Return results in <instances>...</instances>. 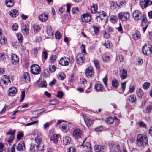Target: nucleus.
<instances>
[{
	"mask_svg": "<svg viewBox=\"0 0 152 152\" xmlns=\"http://www.w3.org/2000/svg\"><path fill=\"white\" fill-rule=\"evenodd\" d=\"M81 19L83 22H88L91 21V18L89 14L86 13L83 14L81 16Z\"/></svg>",
	"mask_w": 152,
	"mask_h": 152,
	"instance_id": "nucleus-10",
	"label": "nucleus"
},
{
	"mask_svg": "<svg viewBox=\"0 0 152 152\" xmlns=\"http://www.w3.org/2000/svg\"><path fill=\"white\" fill-rule=\"evenodd\" d=\"M39 145H36L33 143L30 144V150L32 152H37L38 151H40Z\"/></svg>",
	"mask_w": 152,
	"mask_h": 152,
	"instance_id": "nucleus-14",
	"label": "nucleus"
},
{
	"mask_svg": "<svg viewBox=\"0 0 152 152\" xmlns=\"http://www.w3.org/2000/svg\"><path fill=\"white\" fill-rule=\"evenodd\" d=\"M121 75L120 77L122 79H126L127 76V70L124 69H122L121 71Z\"/></svg>",
	"mask_w": 152,
	"mask_h": 152,
	"instance_id": "nucleus-20",
	"label": "nucleus"
},
{
	"mask_svg": "<svg viewBox=\"0 0 152 152\" xmlns=\"http://www.w3.org/2000/svg\"><path fill=\"white\" fill-rule=\"evenodd\" d=\"M41 84V87H45L46 88L47 86V83L46 81H44L42 83H40Z\"/></svg>",
	"mask_w": 152,
	"mask_h": 152,
	"instance_id": "nucleus-61",
	"label": "nucleus"
},
{
	"mask_svg": "<svg viewBox=\"0 0 152 152\" xmlns=\"http://www.w3.org/2000/svg\"><path fill=\"white\" fill-rule=\"evenodd\" d=\"M116 59L117 60L119 61L120 62H122L123 61V57L121 55H118L116 57Z\"/></svg>",
	"mask_w": 152,
	"mask_h": 152,
	"instance_id": "nucleus-49",
	"label": "nucleus"
},
{
	"mask_svg": "<svg viewBox=\"0 0 152 152\" xmlns=\"http://www.w3.org/2000/svg\"><path fill=\"white\" fill-rule=\"evenodd\" d=\"M152 111V106L151 105H148L146 109V112L148 114H150Z\"/></svg>",
	"mask_w": 152,
	"mask_h": 152,
	"instance_id": "nucleus-41",
	"label": "nucleus"
},
{
	"mask_svg": "<svg viewBox=\"0 0 152 152\" xmlns=\"http://www.w3.org/2000/svg\"><path fill=\"white\" fill-rule=\"evenodd\" d=\"M12 61L13 64L16 65L19 61L18 56L15 54H13L11 56Z\"/></svg>",
	"mask_w": 152,
	"mask_h": 152,
	"instance_id": "nucleus-16",
	"label": "nucleus"
},
{
	"mask_svg": "<svg viewBox=\"0 0 152 152\" xmlns=\"http://www.w3.org/2000/svg\"><path fill=\"white\" fill-rule=\"evenodd\" d=\"M29 26L28 25H23V32L24 34L27 35L29 33Z\"/></svg>",
	"mask_w": 152,
	"mask_h": 152,
	"instance_id": "nucleus-24",
	"label": "nucleus"
},
{
	"mask_svg": "<svg viewBox=\"0 0 152 152\" xmlns=\"http://www.w3.org/2000/svg\"><path fill=\"white\" fill-rule=\"evenodd\" d=\"M94 69L91 67H88L86 69L85 74L88 78H93L94 77Z\"/></svg>",
	"mask_w": 152,
	"mask_h": 152,
	"instance_id": "nucleus-5",
	"label": "nucleus"
},
{
	"mask_svg": "<svg viewBox=\"0 0 152 152\" xmlns=\"http://www.w3.org/2000/svg\"><path fill=\"white\" fill-rule=\"evenodd\" d=\"M17 37L19 42H21L23 40V37L22 34L20 33H19L17 34Z\"/></svg>",
	"mask_w": 152,
	"mask_h": 152,
	"instance_id": "nucleus-38",
	"label": "nucleus"
},
{
	"mask_svg": "<svg viewBox=\"0 0 152 152\" xmlns=\"http://www.w3.org/2000/svg\"><path fill=\"white\" fill-rule=\"evenodd\" d=\"M35 140L36 142L38 144V145L39 146L42 141L40 137H37L35 138Z\"/></svg>",
	"mask_w": 152,
	"mask_h": 152,
	"instance_id": "nucleus-46",
	"label": "nucleus"
},
{
	"mask_svg": "<svg viewBox=\"0 0 152 152\" xmlns=\"http://www.w3.org/2000/svg\"><path fill=\"white\" fill-rule=\"evenodd\" d=\"M84 120L86 124L88 127L90 126L93 123V121L89 118H84Z\"/></svg>",
	"mask_w": 152,
	"mask_h": 152,
	"instance_id": "nucleus-25",
	"label": "nucleus"
},
{
	"mask_svg": "<svg viewBox=\"0 0 152 152\" xmlns=\"http://www.w3.org/2000/svg\"><path fill=\"white\" fill-rule=\"evenodd\" d=\"M10 15L11 16L15 17L18 15V12L16 10H12L10 12Z\"/></svg>",
	"mask_w": 152,
	"mask_h": 152,
	"instance_id": "nucleus-29",
	"label": "nucleus"
},
{
	"mask_svg": "<svg viewBox=\"0 0 152 152\" xmlns=\"http://www.w3.org/2000/svg\"><path fill=\"white\" fill-rule=\"evenodd\" d=\"M111 85L113 88H117L119 85L118 81L116 79H114L112 80L111 82Z\"/></svg>",
	"mask_w": 152,
	"mask_h": 152,
	"instance_id": "nucleus-31",
	"label": "nucleus"
},
{
	"mask_svg": "<svg viewBox=\"0 0 152 152\" xmlns=\"http://www.w3.org/2000/svg\"><path fill=\"white\" fill-rule=\"evenodd\" d=\"M43 75L45 77H48L50 75V73L47 69H45L44 70V72Z\"/></svg>",
	"mask_w": 152,
	"mask_h": 152,
	"instance_id": "nucleus-51",
	"label": "nucleus"
},
{
	"mask_svg": "<svg viewBox=\"0 0 152 152\" xmlns=\"http://www.w3.org/2000/svg\"><path fill=\"white\" fill-rule=\"evenodd\" d=\"M142 14L140 11L136 10L133 13V16L134 18L137 20H140L141 18Z\"/></svg>",
	"mask_w": 152,
	"mask_h": 152,
	"instance_id": "nucleus-12",
	"label": "nucleus"
},
{
	"mask_svg": "<svg viewBox=\"0 0 152 152\" xmlns=\"http://www.w3.org/2000/svg\"><path fill=\"white\" fill-rule=\"evenodd\" d=\"M139 126L140 127L146 128V127L145 124L142 121L139 122L138 123Z\"/></svg>",
	"mask_w": 152,
	"mask_h": 152,
	"instance_id": "nucleus-56",
	"label": "nucleus"
},
{
	"mask_svg": "<svg viewBox=\"0 0 152 152\" xmlns=\"http://www.w3.org/2000/svg\"><path fill=\"white\" fill-rule=\"evenodd\" d=\"M150 83L148 82H146L143 84V88L145 90L147 89L150 87Z\"/></svg>",
	"mask_w": 152,
	"mask_h": 152,
	"instance_id": "nucleus-44",
	"label": "nucleus"
},
{
	"mask_svg": "<svg viewBox=\"0 0 152 152\" xmlns=\"http://www.w3.org/2000/svg\"><path fill=\"white\" fill-rule=\"evenodd\" d=\"M31 71L34 74L37 75L39 73L40 68L37 64L33 65L31 67Z\"/></svg>",
	"mask_w": 152,
	"mask_h": 152,
	"instance_id": "nucleus-6",
	"label": "nucleus"
},
{
	"mask_svg": "<svg viewBox=\"0 0 152 152\" xmlns=\"http://www.w3.org/2000/svg\"><path fill=\"white\" fill-rule=\"evenodd\" d=\"M136 96L134 94L130 95L129 97V100L132 103H134L136 101Z\"/></svg>",
	"mask_w": 152,
	"mask_h": 152,
	"instance_id": "nucleus-32",
	"label": "nucleus"
},
{
	"mask_svg": "<svg viewBox=\"0 0 152 152\" xmlns=\"http://www.w3.org/2000/svg\"><path fill=\"white\" fill-rule=\"evenodd\" d=\"M103 37L106 39H108L110 37V34L105 31L103 34Z\"/></svg>",
	"mask_w": 152,
	"mask_h": 152,
	"instance_id": "nucleus-64",
	"label": "nucleus"
},
{
	"mask_svg": "<svg viewBox=\"0 0 152 152\" xmlns=\"http://www.w3.org/2000/svg\"><path fill=\"white\" fill-rule=\"evenodd\" d=\"M12 27L13 30L14 31H16L17 30L18 27V25L16 23L12 25Z\"/></svg>",
	"mask_w": 152,
	"mask_h": 152,
	"instance_id": "nucleus-59",
	"label": "nucleus"
},
{
	"mask_svg": "<svg viewBox=\"0 0 152 152\" xmlns=\"http://www.w3.org/2000/svg\"><path fill=\"white\" fill-rule=\"evenodd\" d=\"M85 60V58L83 53L78 54L76 56V61L78 64L83 63Z\"/></svg>",
	"mask_w": 152,
	"mask_h": 152,
	"instance_id": "nucleus-13",
	"label": "nucleus"
},
{
	"mask_svg": "<svg viewBox=\"0 0 152 152\" xmlns=\"http://www.w3.org/2000/svg\"><path fill=\"white\" fill-rule=\"evenodd\" d=\"M65 75L63 73H61L58 76L59 79H60L61 80H63L65 77Z\"/></svg>",
	"mask_w": 152,
	"mask_h": 152,
	"instance_id": "nucleus-53",
	"label": "nucleus"
},
{
	"mask_svg": "<svg viewBox=\"0 0 152 152\" xmlns=\"http://www.w3.org/2000/svg\"><path fill=\"white\" fill-rule=\"evenodd\" d=\"M110 20L112 23H114L117 22L118 20V18L116 15H112L111 16L110 18Z\"/></svg>",
	"mask_w": 152,
	"mask_h": 152,
	"instance_id": "nucleus-36",
	"label": "nucleus"
},
{
	"mask_svg": "<svg viewBox=\"0 0 152 152\" xmlns=\"http://www.w3.org/2000/svg\"><path fill=\"white\" fill-rule=\"evenodd\" d=\"M79 8L77 7H73L72 10V12L73 13H77L78 12Z\"/></svg>",
	"mask_w": 152,
	"mask_h": 152,
	"instance_id": "nucleus-63",
	"label": "nucleus"
},
{
	"mask_svg": "<svg viewBox=\"0 0 152 152\" xmlns=\"http://www.w3.org/2000/svg\"><path fill=\"white\" fill-rule=\"evenodd\" d=\"M22 79L25 80L26 82H29L30 79L29 73L28 72H24L22 77Z\"/></svg>",
	"mask_w": 152,
	"mask_h": 152,
	"instance_id": "nucleus-19",
	"label": "nucleus"
},
{
	"mask_svg": "<svg viewBox=\"0 0 152 152\" xmlns=\"http://www.w3.org/2000/svg\"><path fill=\"white\" fill-rule=\"evenodd\" d=\"M49 69L51 72H54L56 70V67L55 66L53 65L51 67L50 66L49 67Z\"/></svg>",
	"mask_w": 152,
	"mask_h": 152,
	"instance_id": "nucleus-54",
	"label": "nucleus"
},
{
	"mask_svg": "<svg viewBox=\"0 0 152 152\" xmlns=\"http://www.w3.org/2000/svg\"><path fill=\"white\" fill-rule=\"evenodd\" d=\"M71 139L70 137L68 136H66L63 138V142L65 145H69L71 142Z\"/></svg>",
	"mask_w": 152,
	"mask_h": 152,
	"instance_id": "nucleus-21",
	"label": "nucleus"
},
{
	"mask_svg": "<svg viewBox=\"0 0 152 152\" xmlns=\"http://www.w3.org/2000/svg\"><path fill=\"white\" fill-rule=\"evenodd\" d=\"M15 133V130L12 129L9 130L7 132V135H10L9 138L7 140L8 144L9 146H11V144L12 143V141L14 138V134Z\"/></svg>",
	"mask_w": 152,
	"mask_h": 152,
	"instance_id": "nucleus-4",
	"label": "nucleus"
},
{
	"mask_svg": "<svg viewBox=\"0 0 152 152\" xmlns=\"http://www.w3.org/2000/svg\"><path fill=\"white\" fill-rule=\"evenodd\" d=\"M103 61L104 62H107L109 61L110 60V56H105L102 58Z\"/></svg>",
	"mask_w": 152,
	"mask_h": 152,
	"instance_id": "nucleus-48",
	"label": "nucleus"
},
{
	"mask_svg": "<svg viewBox=\"0 0 152 152\" xmlns=\"http://www.w3.org/2000/svg\"><path fill=\"white\" fill-rule=\"evenodd\" d=\"M33 29L34 31L38 32L40 29V28L39 25L35 24L34 25Z\"/></svg>",
	"mask_w": 152,
	"mask_h": 152,
	"instance_id": "nucleus-45",
	"label": "nucleus"
},
{
	"mask_svg": "<svg viewBox=\"0 0 152 152\" xmlns=\"http://www.w3.org/2000/svg\"><path fill=\"white\" fill-rule=\"evenodd\" d=\"M137 142L139 146L146 145L148 144L147 137L144 135L139 134L137 137Z\"/></svg>",
	"mask_w": 152,
	"mask_h": 152,
	"instance_id": "nucleus-1",
	"label": "nucleus"
},
{
	"mask_svg": "<svg viewBox=\"0 0 152 152\" xmlns=\"http://www.w3.org/2000/svg\"><path fill=\"white\" fill-rule=\"evenodd\" d=\"M94 88L96 91L98 92L102 91L103 89V87L102 85L98 84L95 85Z\"/></svg>",
	"mask_w": 152,
	"mask_h": 152,
	"instance_id": "nucleus-26",
	"label": "nucleus"
},
{
	"mask_svg": "<svg viewBox=\"0 0 152 152\" xmlns=\"http://www.w3.org/2000/svg\"><path fill=\"white\" fill-rule=\"evenodd\" d=\"M141 25L142 26H144L145 25L148 24V20L145 14H142L141 15Z\"/></svg>",
	"mask_w": 152,
	"mask_h": 152,
	"instance_id": "nucleus-17",
	"label": "nucleus"
},
{
	"mask_svg": "<svg viewBox=\"0 0 152 152\" xmlns=\"http://www.w3.org/2000/svg\"><path fill=\"white\" fill-rule=\"evenodd\" d=\"M50 104L52 105H55L58 104V100L53 99L52 100H50L49 102Z\"/></svg>",
	"mask_w": 152,
	"mask_h": 152,
	"instance_id": "nucleus-42",
	"label": "nucleus"
},
{
	"mask_svg": "<svg viewBox=\"0 0 152 152\" xmlns=\"http://www.w3.org/2000/svg\"><path fill=\"white\" fill-rule=\"evenodd\" d=\"M75 148L73 147H70L67 149L68 152H75Z\"/></svg>",
	"mask_w": 152,
	"mask_h": 152,
	"instance_id": "nucleus-60",
	"label": "nucleus"
},
{
	"mask_svg": "<svg viewBox=\"0 0 152 152\" xmlns=\"http://www.w3.org/2000/svg\"><path fill=\"white\" fill-rule=\"evenodd\" d=\"M126 83V82H125L121 83V88L123 92H124L125 90Z\"/></svg>",
	"mask_w": 152,
	"mask_h": 152,
	"instance_id": "nucleus-58",
	"label": "nucleus"
},
{
	"mask_svg": "<svg viewBox=\"0 0 152 152\" xmlns=\"http://www.w3.org/2000/svg\"><path fill=\"white\" fill-rule=\"evenodd\" d=\"M97 10V6L96 4L94 5L91 9V12L92 13H95Z\"/></svg>",
	"mask_w": 152,
	"mask_h": 152,
	"instance_id": "nucleus-35",
	"label": "nucleus"
},
{
	"mask_svg": "<svg viewBox=\"0 0 152 152\" xmlns=\"http://www.w3.org/2000/svg\"><path fill=\"white\" fill-rule=\"evenodd\" d=\"M5 4L7 7H11L14 5V0H6Z\"/></svg>",
	"mask_w": 152,
	"mask_h": 152,
	"instance_id": "nucleus-22",
	"label": "nucleus"
},
{
	"mask_svg": "<svg viewBox=\"0 0 152 152\" xmlns=\"http://www.w3.org/2000/svg\"><path fill=\"white\" fill-rule=\"evenodd\" d=\"M46 31L49 36L53 35V34L54 31L50 26H48L47 27Z\"/></svg>",
	"mask_w": 152,
	"mask_h": 152,
	"instance_id": "nucleus-23",
	"label": "nucleus"
},
{
	"mask_svg": "<svg viewBox=\"0 0 152 152\" xmlns=\"http://www.w3.org/2000/svg\"><path fill=\"white\" fill-rule=\"evenodd\" d=\"M126 2L124 0H122L119 2L118 7H123L126 5Z\"/></svg>",
	"mask_w": 152,
	"mask_h": 152,
	"instance_id": "nucleus-40",
	"label": "nucleus"
},
{
	"mask_svg": "<svg viewBox=\"0 0 152 152\" xmlns=\"http://www.w3.org/2000/svg\"><path fill=\"white\" fill-rule=\"evenodd\" d=\"M39 20L42 22H45L48 19V15L46 13L41 14L39 17Z\"/></svg>",
	"mask_w": 152,
	"mask_h": 152,
	"instance_id": "nucleus-18",
	"label": "nucleus"
},
{
	"mask_svg": "<svg viewBox=\"0 0 152 152\" xmlns=\"http://www.w3.org/2000/svg\"><path fill=\"white\" fill-rule=\"evenodd\" d=\"M114 122V120L112 117H109L106 120V123L108 124H112Z\"/></svg>",
	"mask_w": 152,
	"mask_h": 152,
	"instance_id": "nucleus-39",
	"label": "nucleus"
},
{
	"mask_svg": "<svg viewBox=\"0 0 152 152\" xmlns=\"http://www.w3.org/2000/svg\"><path fill=\"white\" fill-rule=\"evenodd\" d=\"M95 66L97 69H99V68L100 65L99 64V61L97 59L95 60L94 62Z\"/></svg>",
	"mask_w": 152,
	"mask_h": 152,
	"instance_id": "nucleus-43",
	"label": "nucleus"
},
{
	"mask_svg": "<svg viewBox=\"0 0 152 152\" xmlns=\"http://www.w3.org/2000/svg\"><path fill=\"white\" fill-rule=\"evenodd\" d=\"M117 7V4L116 2L111 1L110 2V7L111 9L114 10Z\"/></svg>",
	"mask_w": 152,
	"mask_h": 152,
	"instance_id": "nucleus-34",
	"label": "nucleus"
},
{
	"mask_svg": "<svg viewBox=\"0 0 152 152\" xmlns=\"http://www.w3.org/2000/svg\"><path fill=\"white\" fill-rule=\"evenodd\" d=\"M58 140V137L56 134H54L50 138V140L53 141V142L56 143Z\"/></svg>",
	"mask_w": 152,
	"mask_h": 152,
	"instance_id": "nucleus-30",
	"label": "nucleus"
},
{
	"mask_svg": "<svg viewBox=\"0 0 152 152\" xmlns=\"http://www.w3.org/2000/svg\"><path fill=\"white\" fill-rule=\"evenodd\" d=\"M136 92L137 96L139 98L141 97L144 94L143 91L140 88L137 89Z\"/></svg>",
	"mask_w": 152,
	"mask_h": 152,
	"instance_id": "nucleus-33",
	"label": "nucleus"
},
{
	"mask_svg": "<svg viewBox=\"0 0 152 152\" xmlns=\"http://www.w3.org/2000/svg\"><path fill=\"white\" fill-rule=\"evenodd\" d=\"M103 81L105 86L107 87V77H105L102 79Z\"/></svg>",
	"mask_w": 152,
	"mask_h": 152,
	"instance_id": "nucleus-62",
	"label": "nucleus"
},
{
	"mask_svg": "<svg viewBox=\"0 0 152 152\" xmlns=\"http://www.w3.org/2000/svg\"><path fill=\"white\" fill-rule=\"evenodd\" d=\"M119 19L121 21H124L127 20L130 18V14L127 12H122L118 14Z\"/></svg>",
	"mask_w": 152,
	"mask_h": 152,
	"instance_id": "nucleus-2",
	"label": "nucleus"
},
{
	"mask_svg": "<svg viewBox=\"0 0 152 152\" xmlns=\"http://www.w3.org/2000/svg\"><path fill=\"white\" fill-rule=\"evenodd\" d=\"M17 92V90L16 88L12 87L9 89L8 94L11 96H13L15 95Z\"/></svg>",
	"mask_w": 152,
	"mask_h": 152,
	"instance_id": "nucleus-15",
	"label": "nucleus"
},
{
	"mask_svg": "<svg viewBox=\"0 0 152 152\" xmlns=\"http://www.w3.org/2000/svg\"><path fill=\"white\" fill-rule=\"evenodd\" d=\"M25 91H22L21 94V99H20V102H22L23 101V100L24 99V98L25 96Z\"/></svg>",
	"mask_w": 152,
	"mask_h": 152,
	"instance_id": "nucleus-55",
	"label": "nucleus"
},
{
	"mask_svg": "<svg viewBox=\"0 0 152 152\" xmlns=\"http://www.w3.org/2000/svg\"><path fill=\"white\" fill-rule=\"evenodd\" d=\"M145 4L144 5V8H146L149 5L152 4V1L149 0H144Z\"/></svg>",
	"mask_w": 152,
	"mask_h": 152,
	"instance_id": "nucleus-37",
	"label": "nucleus"
},
{
	"mask_svg": "<svg viewBox=\"0 0 152 152\" xmlns=\"http://www.w3.org/2000/svg\"><path fill=\"white\" fill-rule=\"evenodd\" d=\"M82 134L81 131L79 129H75L72 132L73 135L76 139L80 138Z\"/></svg>",
	"mask_w": 152,
	"mask_h": 152,
	"instance_id": "nucleus-8",
	"label": "nucleus"
},
{
	"mask_svg": "<svg viewBox=\"0 0 152 152\" xmlns=\"http://www.w3.org/2000/svg\"><path fill=\"white\" fill-rule=\"evenodd\" d=\"M16 149L19 151H23L25 150V144L24 141H22L18 143L16 147Z\"/></svg>",
	"mask_w": 152,
	"mask_h": 152,
	"instance_id": "nucleus-9",
	"label": "nucleus"
},
{
	"mask_svg": "<svg viewBox=\"0 0 152 152\" xmlns=\"http://www.w3.org/2000/svg\"><path fill=\"white\" fill-rule=\"evenodd\" d=\"M133 37L134 40L139 39L140 37V34L139 32L137 30L135 31L133 34Z\"/></svg>",
	"mask_w": 152,
	"mask_h": 152,
	"instance_id": "nucleus-27",
	"label": "nucleus"
},
{
	"mask_svg": "<svg viewBox=\"0 0 152 152\" xmlns=\"http://www.w3.org/2000/svg\"><path fill=\"white\" fill-rule=\"evenodd\" d=\"M143 53L146 55H149L152 53V46L148 45H144L142 48Z\"/></svg>",
	"mask_w": 152,
	"mask_h": 152,
	"instance_id": "nucleus-3",
	"label": "nucleus"
},
{
	"mask_svg": "<svg viewBox=\"0 0 152 152\" xmlns=\"http://www.w3.org/2000/svg\"><path fill=\"white\" fill-rule=\"evenodd\" d=\"M70 61V60L69 58L64 57L61 58L60 60L59 61V63L62 66H67L69 64Z\"/></svg>",
	"mask_w": 152,
	"mask_h": 152,
	"instance_id": "nucleus-7",
	"label": "nucleus"
},
{
	"mask_svg": "<svg viewBox=\"0 0 152 152\" xmlns=\"http://www.w3.org/2000/svg\"><path fill=\"white\" fill-rule=\"evenodd\" d=\"M92 27L94 29V33L95 34H97L99 32V27H96L94 25L92 26Z\"/></svg>",
	"mask_w": 152,
	"mask_h": 152,
	"instance_id": "nucleus-50",
	"label": "nucleus"
},
{
	"mask_svg": "<svg viewBox=\"0 0 152 152\" xmlns=\"http://www.w3.org/2000/svg\"><path fill=\"white\" fill-rule=\"evenodd\" d=\"M56 96L58 98H61L63 97V93L62 91H59L58 92Z\"/></svg>",
	"mask_w": 152,
	"mask_h": 152,
	"instance_id": "nucleus-52",
	"label": "nucleus"
},
{
	"mask_svg": "<svg viewBox=\"0 0 152 152\" xmlns=\"http://www.w3.org/2000/svg\"><path fill=\"white\" fill-rule=\"evenodd\" d=\"M103 45L105 46L106 48H110L112 46V44L109 40L105 41L103 43Z\"/></svg>",
	"mask_w": 152,
	"mask_h": 152,
	"instance_id": "nucleus-28",
	"label": "nucleus"
},
{
	"mask_svg": "<svg viewBox=\"0 0 152 152\" xmlns=\"http://www.w3.org/2000/svg\"><path fill=\"white\" fill-rule=\"evenodd\" d=\"M96 152H104L106 150V147L104 146L96 145L94 147Z\"/></svg>",
	"mask_w": 152,
	"mask_h": 152,
	"instance_id": "nucleus-11",
	"label": "nucleus"
},
{
	"mask_svg": "<svg viewBox=\"0 0 152 152\" xmlns=\"http://www.w3.org/2000/svg\"><path fill=\"white\" fill-rule=\"evenodd\" d=\"M55 37L57 39H60L62 37V35L59 31L57 32L55 34Z\"/></svg>",
	"mask_w": 152,
	"mask_h": 152,
	"instance_id": "nucleus-47",
	"label": "nucleus"
},
{
	"mask_svg": "<svg viewBox=\"0 0 152 152\" xmlns=\"http://www.w3.org/2000/svg\"><path fill=\"white\" fill-rule=\"evenodd\" d=\"M56 58V56L55 55H52L50 57V60L51 63H53L54 61L55 60Z\"/></svg>",
	"mask_w": 152,
	"mask_h": 152,
	"instance_id": "nucleus-57",
	"label": "nucleus"
}]
</instances>
